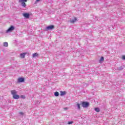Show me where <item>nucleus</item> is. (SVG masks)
I'll list each match as a JSON object with an SVG mask.
<instances>
[{
    "instance_id": "nucleus-8",
    "label": "nucleus",
    "mask_w": 125,
    "mask_h": 125,
    "mask_svg": "<svg viewBox=\"0 0 125 125\" xmlns=\"http://www.w3.org/2000/svg\"><path fill=\"white\" fill-rule=\"evenodd\" d=\"M11 93L13 95H15L16 94H17V91H15V90L11 91Z\"/></svg>"
},
{
    "instance_id": "nucleus-23",
    "label": "nucleus",
    "mask_w": 125,
    "mask_h": 125,
    "mask_svg": "<svg viewBox=\"0 0 125 125\" xmlns=\"http://www.w3.org/2000/svg\"><path fill=\"white\" fill-rule=\"evenodd\" d=\"M122 58H123V60H125V56H123L122 57Z\"/></svg>"
},
{
    "instance_id": "nucleus-2",
    "label": "nucleus",
    "mask_w": 125,
    "mask_h": 125,
    "mask_svg": "<svg viewBox=\"0 0 125 125\" xmlns=\"http://www.w3.org/2000/svg\"><path fill=\"white\" fill-rule=\"evenodd\" d=\"M82 104L83 108H87L89 106V103L88 102H83Z\"/></svg>"
},
{
    "instance_id": "nucleus-6",
    "label": "nucleus",
    "mask_w": 125,
    "mask_h": 125,
    "mask_svg": "<svg viewBox=\"0 0 125 125\" xmlns=\"http://www.w3.org/2000/svg\"><path fill=\"white\" fill-rule=\"evenodd\" d=\"M24 81L25 78L22 77L19 78L18 81V83H24Z\"/></svg>"
},
{
    "instance_id": "nucleus-16",
    "label": "nucleus",
    "mask_w": 125,
    "mask_h": 125,
    "mask_svg": "<svg viewBox=\"0 0 125 125\" xmlns=\"http://www.w3.org/2000/svg\"><path fill=\"white\" fill-rule=\"evenodd\" d=\"M100 63H101V62L104 61V57H102L100 60Z\"/></svg>"
},
{
    "instance_id": "nucleus-15",
    "label": "nucleus",
    "mask_w": 125,
    "mask_h": 125,
    "mask_svg": "<svg viewBox=\"0 0 125 125\" xmlns=\"http://www.w3.org/2000/svg\"><path fill=\"white\" fill-rule=\"evenodd\" d=\"M95 111L96 112H100V109H99V108H98V107L95 108Z\"/></svg>"
},
{
    "instance_id": "nucleus-4",
    "label": "nucleus",
    "mask_w": 125,
    "mask_h": 125,
    "mask_svg": "<svg viewBox=\"0 0 125 125\" xmlns=\"http://www.w3.org/2000/svg\"><path fill=\"white\" fill-rule=\"evenodd\" d=\"M53 29H54V25H49L46 27L45 30L48 31V30H53Z\"/></svg>"
},
{
    "instance_id": "nucleus-17",
    "label": "nucleus",
    "mask_w": 125,
    "mask_h": 125,
    "mask_svg": "<svg viewBox=\"0 0 125 125\" xmlns=\"http://www.w3.org/2000/svg\"><path fill=\"white\" fill-rule=\"evenodd\" d=\"M77 105L78 110H81V105H80V104H78Z\"/></svg>"
},
{
    "instance_id": "nucleus-22",
    "label": "nucleus",
    "mask_w": 125,
    "mask_h": 125,
    "mask_svg": "<svg viewBox=\"0 0 125 125\" xmlns=\"http://www.w3.org/2000/svg\"><path fill=\"white\" fill-rule=\"evenodd\" d=\"M21 98H22V99H25V96H24V95H21Z\"/></svg>"
},
{
    "instance_id": "nucleus-21",
    "label": "nucleus",
    "mask_w": 125,
    "mask_h": 125,
    "mask_svg": "<svg viewBox=\"0 0 125 125\" xmlns=\"http://www.w3.org/2000/svg\"><path fill=\"white\" fill-rule=\"evenodd\" d=\"M118 69H119V70H123V69H124V68H123V66H121V67H119Z\"/></svg>"
},
{
    "instance_id": "nucleus-25",
    "label": "nucleus",
    "mask_w": 125,
    "mask_h": 125,
    "mask_svg": "<svg viewBox=\"0 0 125 125\" xmlns=\"http://www.w3.org/2000/svg\"><path fill=\"white\" fill-rule=\"evenodd\" d=\"M68 109V108H67V107H64V110H67Z\"/></svg>"
},
{
    "instance_id": "nucleus-3",
    "label": "nucleus",
    "mask_w": 125,
    "mask_h": 125,
    "mask_svg": "<svg viewBox=\"0 0 125 125\" xmlns=\"http://www.w3.org/2000/svg\"><path fill=\"white\" fill-rule=\"evenodd\" d=\"M15 29V27L13 25H11L6 31V33H9L10 32H12L14 29Z\"/></svg>"
},
{
    "instance_id": "nucleus-14",
    "label": "nucleus",
    "mask_w": 125,
    "mask_h": 125,
    "mask_svg": "<svg viewBox=\"0 0 125 125\" xmlns=\"http://www.w3.org/2000/svg\"><path fill=\"white\" fill-rule=\"evenodd\" d=\"M54 96L57 97V96H59V93L57 91L54 92Z\"/></svg>"
},
{
    "instance_id": "nucleus-7",
    "label": "nucleus",
    "mask_w": 125,
    "mask_h": 125,
    "mask_svg": "<svg viewBox=\"0 0 125 125\" xmlns=\"http://www.w3.org/2000/svg\"><path fill=\"white\" fill-rule=\"evenodd\" d=\"M13 97L14 99H19V98H20V96L16 94V95L13 96Z\"/></svg>"
},
{
    "instance_id": "nucleus-19",
    "label": "nucleus",
    "mask_w": 125,
    "mask_h": 125,
    "mask_svg": "<svg viewBox=\"0 0 125 125\" xmlns=\"http://www.w3.org/2000/svg\"><path fill=\"white\" fill-rule=\"evenodd\" d=\"M20 115H21V116H23V115H24V113H23L22 112H19Z\"/></svg>"
},
{
    "instance_id": "nucleus-1",
    "label": "nucleus",
    "mask_w": 125,
    "mask_h": 125,
    "mask_svg": "<svg viewBox=\"0 0 125 125\" xmlns=\"http://www.w3.org/2000/svg\"><path fill=\"white\" fill-rule=\"evenodd\" d=\"M27 0H19V2L21 3V6H22V7H26V5L25 2H27Z\"/></svg>"
},
{
    "instance_id": "nucleus-24",
    "label": "nucleus",
    "mask_w": 125,
    "mask_h": 125,
    "mask_svg": "<svg viewBox=\"0 0 125 125\" xmlns=\"http://www.w3.org/2000/svg\"><path fill=\"white\" fill-rule=\"evenodd\" d=\"M40 103H41V101H37V104H40Z\"/></svg>"
},
{
    "instance_id": "nucleus-10",
    "label": "nucleus",
    "mask_w": 125,
    "mask_h": 125,
    "mask_svg": "<svg viewBox=\"0 0 125 125\" xmlns=\"http://www.w3.org/2000/svg\"><path fill=\"white\" fill-rule=\"evenodd\" d=\"M76 20H77V18H75L74 19L71 20L70 21V22H71V23H75V22H76Z\"/></svg>"
},
{
    "instance_id": "nucleus-26",
    "label": "nucleus",
    "mask_w": 125,
    "mask_h": 125,
    "mask_svg": "<svg viewBox=\"0 0 125 125\" xmlns=\"http://www.w3.org/2000/svg\"><path fill=\"white\" fill-rule=\"evenodd\" d=\"M96 20H98V19L97 18H95Z\"/></svg>"
},
{
    "instance_id": "nucleus-12",
    "label": "nucleus",
    "mask_w": 125,
    "mask_h": 125,
    "mask_svg": "<svg viewBox=\"0 0 125 125\" xmlns=\"http://www.w3.org/2000/svg\"><path fill=\"white\" fill-rule=\"evenodd\" d=\"M38 55H39V54H38V53H35L33 54L32 57H33V58H35V57H37V56H38Z\"/></svg>"
},
{
    "instance_id": "nucleus-11",
    "label": "nucleus",
    "mask_w": 125,
    "mask_h": 125,
    "mask_svg": "<svg viewBox=\"0 0 125 125\" xmlns=\"http://www.w3.org/2000/svg\"><path fill=\"white\" fill-rule=\"evenodd\" d=\"M3 46H5V47H7V46H8V43L7 42H4L3 43Z\"/></svg>"
},
{
    "instance_id": "nucleus-13",
    "label": "nucleus",
    "mask_w": 125,
    "mask_h": 125,
    "mask_svg": "<svg viewBox=\"0 0 125 125\" xmlns=\"http://www.w3.org/2000/svg\"><path fill=\"white\" fill-rule=\"evenodd\" d=\"M25 53H21L20 54V56L21 57V58H25Z\"/></svg>"
},
{
    "instance_id": "nucleus-9",
    "label": "nucleus",
    "mask_w": 125,
    "mask_h": 125,
    "mask_svg": "<svg viewBox=\"0 0 125 125\" xmlns=\"http://www.w3.org/2000/svg\"><path fill=\"white\" fill-rule=\"evenodd\" d=\"M60 93H61V96H63V95H65V94H66V91H61Z\"/></svg>"
},
{
    "instance_id": "nucleus-18",
    "label": "nucleus",
    "mask_w": 125,
    "mask_h": 125,
    "mask_svg": "<svg viewBox=\"0 0 125 125\" xmlns=\"http://www.w3.org/2000/svg\"><path fill=\"white\" fill-rule=\"evenodd\" d=\"M72 124H74V122L70 121L68 123V125H72Z\"/></svg>"
},
{
    "instance_id": "nucleus-20",
    "label": "nucleus",
    "mask_w": 125,
    "mask_h": 125,
    "mask_svg": "<svg viewBox=\"0 0 125 125\" xmlns=\"http://www.w3.org/2000/svg\"><path fill=\"white\" fill-rule=\"evenodd\" d=\"M41 0H36L35 2V4H37L38 3V2H39V1H40Z\"/></svg>"
},
{
    "instance_id": "nucleus-5",
    "label": "nucleus",
    "mask_w": 125,
    "mask_h": 125,
    "mask_svg": "<svg viewBox=\"0 0 125 125\" xmlns=\"http://www.w3.org/2000/svg\"><path fill=\"white\" fill-rule=\"evenodd\" d=\"M23 16H24V17L25 18H26V19H28L30 18V14H29L28 13H23Z\"/></svg>"
}]
</instances>
